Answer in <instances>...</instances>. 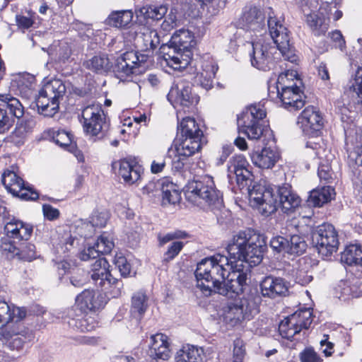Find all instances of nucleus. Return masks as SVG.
<instances>
[{
  "mask_svg": "<svg viewBox=\"0 0 362 362\" xmlns=\"http://www.w3.org/2000/svg\"><path fill=\"white\" fill-rule=\"evenodd\" d=\"M264 238L248 230L234 235L226 247L229 257L220 253L203 259L195 271L197 286L204 295L239 294L250 275V268L259 264L266 249Z\"/></svg>",
  "mask_w": 362,
  "mask_h": 362,
  "instance_id": "1",
  "label": "nucleus"
},
{
  "mask_svg": "<svg viewBox=\"0 0 362 362\" xmlns=\"http://www.w3.org/2000/svg\"><path fill=\"white\" fill-rule=\"evenodd\" d=\"M267 25L272 42L266 41L263 37L247 40L252 45L250 54L252 65L259 70L268 71L274 66V54L279 50L285 60L297 61L294 48L290 44V35L284 21L277 18L272 8H268Z\"/></svg>",
  "mask_w": 362,
  "mask_h": 362,
  "instance_id": "2",
  "label": "nucleus"
},
{
  "mask_svg": "<svg viewBox=\"0 0 362 362\" xmlns=\"http://www.w3.org/2000/svg\"><path fill=\"white\" fill-rule=\"evenodd\" d=\"M114 247L112 238L106 233H103L97 240L93 246L84 249L79 255L83 261L95 259L91 264L90 277L98 287L111 298H117L122 294L124 284L121 279L112 277L108 268L109 263L100 255L110 253Z\"/></svg>",
  "mask_w": 362,
  "mask_h": 362,
  "instance_id": "3",
  "label": "nucleus"
},
{
  "mask_svg": "<svg viewBox=\"0 0 362 362\" xmlns=\"http://www.w3.org/2000/svg\"><path fill=\"white\" fill-rule=\"evenodd\" d=\"M25 315L24 308L11 306L6 301L0 300V327H4L11 322H14L16 327L11 330H7L6 328L4 333L6 339H11L9 346L13 349H21L24 343L30 341L33 337L32 333H29L21 323Z\"/></svg>",
  "mask_w": 362,
  "mask_h": 362,
  "instance_id": "4",
  "label": "nucleus"
},
{
  "mask_svg": "<svg viewBox=\"0 0 362 362\" xmlns=\"http://www.w3.org/2000/svg\"><path fill=\"white\" fill-rule=\"evenodd\" d=\"M191 37L186 30L175 33L168 44L160 47L166 65L174 70H180L189 64L192 57Z\"/></svg>",
  "mask_w": 362,
  "mask_h": 362,
  "instance_id": "5",
  "label": "nucleus"
},
{
  "mask_svg": "<svg viewBox=\"0 0 362 362\" xmlns=\"http://www.w3.org/2000/svg\"><path fill=\"white\" fill-rule=\"evenodd\" d=\"M185 195L194 205L206 204L217 209L223 205L222 193L216 189L213 177L207 175L189 182L185 187Z\"/></svg>",
  "mask_w": 362,
  "mask_h": 362,
  "instance_id": "6",
  "label": "nucleus"
},
{
  "mask_svg": "<svg viewBox=\"0 0 362 362\" xmlns=\"http://www.w3.org/2000/svg\"><path fill=\"white\" fill-rule=\"evenodd\" d=\"M83 131L87 136L93 141L103 140L109 137L110 122L102 107L98 103L88 105L82 110Z\"/></svg>",
  "mask_w": 362,
  "mask_h": 362,
  "instance_id": "7",
  "label": "nucleus"
},
{
  "mask_svg": "<svg viewBox=\"0 0 362 362\" xmlns=\"http://www.w3.org/2000/svg\"><path fill=\"white\" fill-rule=\"evenodd\" d=\"M66 93V86L60 79L46 82L35 96V103L40 114L52 117L58 111L59 100Z\"/></svg>",
  "mask_w": 362,
  "mask_h": 362,
  "instance_id": "8",
  "label": "nucleus"
},
{
  "mask_svg": "<svg viewBox=\"0 0 362 362\" xmlns=\"http://www.w3.org/2000/svg\"><path fill=\"white\" fill-rule=\"evenodd\" d=\"M266 115L263 103H259L248 106L238 116L239 132L246 135L250 140L259 139L264 132L262 122Z\"/></svg>",
  "mask_w": 362,
  "mask_h": 362,
  "instance_id": "9",
  "label": "nucleus"
},
{
  "mask_svg": "<svg viewBox=\"0 0 362 362\" xmlns=\"http://www.w3.org/2000/svg\"><path fill=\"white\" fill-rule=\"evenodd\" d=\"M306 16V23L315 35L325 34L329 28V4H325L314 12L318 5L317 0H295Z\"/></svg>",
  "mask_w": 362,
  "mask_h": 362,
  "instance_id": "10",
  "label": "nucleus"
},
{
  "mask_svg": "<svg viewBox=\"0 0 362 362\" xmlns=\"http://www.w3.org/2000/svg\"><path fill=\"white\" fill-rule=\"evenodd\" d=\"M235 25L238 29L245 31L246 41L262 37L263 32H265L264 16L258 7L245 6L236 21Z\"/></svg>",
  "mask_w": 362,
  "mask_h": 362,
  "instance_id": "11",
  "label": "nucleus"
},
{
  "mask_svg": "<svg viewBox=\"0 0 362 362\" xmlns=\"http://www.w3.org/2000/svg\"><path fill=\"white\" fill-rule=\"evenodd\" d=\"M168 100L174 107H180L177 110V119L180 118L181 111L190 112L198 103L199 96L192 93V85L189 81L179 78L175 81L167 95Z\"/></svg>",
  "mask_w": 362,
  "mask_h": 362,
  "instance_id": "12",
  "label": "nucleus"
},
{
  "mask_svg": "<svg viewBox=\"0 0 362 362\" xmlns=\"http://www.w3.org/2000/svg\"><path fill=\"white\" fill-rule=\"evenodd\" d=\"M146 59V55H138V52L134 51L124 52L117 58L112 66L115 76L122 81H132L133 76L141 73V64Z\"/></svg>",
  "mask_w": 362,
  "mask_h": 362,
  "instance_id": "13",
  "label": "nucleus"
},
{
  "mask_svg": "<svg viewBox=\"0 0 362 362\" xmlns=\"http://www.w3.org/2000/svg\"><path fill=\"white\" fill-rule=\"evenodd\" d=\"M312 240L319 254L322 256H330L338 250V233L332 224L323 223L319 226L313 233Z\"/></svg>",
  "mask_w": 362,
  "mask_h": 362,
  "instance_id": "14",
  "label": "nucleus"
},
{
  "mask_svg": "<svg viewBox=\"0 0 362 362\" xmlns=\"http://www.w3.org/2000/svg\"><path fill=\"white\" fill-rule=\"evenodd\" d=\"M202 139L197 136H177L175 144L176 154L172 160L174 168L177 170L182 169L187 159L200 151Z\"/></svg>",
  "mask_w": 362,
  "mask_h": 362,
  "instance_id": "15",
  "label": "nucleus"
},
{
  "mask_svg": "<svg viewBox=\"0 0 362 362\" xmlns=\"http://www.w3.org/2000/svg\"><path fill=\"white\" fill-rule=\"evenodd\" d=\"M24 114V107L16 98L0 94V133L8 130L13 122V117L20 119Z\"/></svg>",
  "mask_w": 362,
  "mask_h": 362,
  "instance_id": "16",
  "label": "nucleus"
},
{
  "mask_svg": "<svg viewBox=\"0 0 362 362\" xmlns=\"http://www.w3.org/2000/svg\"><path fill=\"white\" fill-rule=\"evenodd\" d=\"M1 181L6 190L14 197L24 200H35L38 198V194L26 187L23 180L13 170H5Z\"/></svg>",
  "mask_w": 362,
  "mask_h": 362,
  "instance_id": "17",
  "label": "nucleus"
},
{
  "mask_svg": "<svg viewBox=\"0 0 362 362\" xmlns=\"http://www.w3.org/2000/svg\"><path fill=\"white\" fill-rule=\"evenodd\" d=\"M276 89L278 96L285 108L289 110H297L304 106L303 93L296 83L288 85H276Z\"/></svg>",
  "mask_w": 362,
  "mask_h": 362,
  "instance_id": "18",
  "label": "nucleus"
},
{
  "mask_svg": "<svg viewBox=\"0 0 362 362\" xmlns=\"http://www.w3.org/2000/svg\"><path fill=\"white\" fill-rule=\"evenodd\" d=\"M298 122L303 132L312 136L317 135L324 124L321 113L314 106L305 107L298 117Z\"/></svg>",
  "mask_w": 362,
  "mask_h": 362,
  "instance_id": "19",
  "label": "nucleus"
},
{
  "mask_svg": "<svg viewBox=\"0 0 362 362\" xmlns=\"http://www.w3.org/2000/svg\"><path fill=\"white\" fill-rule=\"evenodd\" d=\"M249 168L250 164L243 155H235L229 160L228 170L235 175L237 183L240 187L243 188L252 182V174Z\"/></svg>",
  "mask_w": 362,
  "mask_h": 362,
  "instance_id": "20",
  "label": "nucleus"
},
{
  "mask_svg": "<svg viewBox=\"0 0 362 362\" xmlns=\"http://www.w3.org/2000/svg\"><path fill=\"white\" fill-rule=\"evenodd\" d=\"M260 292L264 298L275 299L288 292V283L282 278L268 276L260 282Z\"/></svg>",
  "mask_w": 362,
  "mask_h": 362,
  "instance_id": "21",
  "label": "nucleus"
},
{
  "mask_svg": "<svg viewBox=\"0 0 362 362\" xmlns=\"http://www.w3.org/2000/svg\"><path fill=\"white\" fill-rule=\"evenodd\" d=\"M4 230L8 239L14 242L27 241L32 235L33 226L16 218H12L4 226Z\"/></svg>",
  "mask_w": 362,
  "mask_h": 362,
  "instance_id": "22",
  "label": "nucleus"
},
{
  "mask_svg": "<svg viewBox=\"0 0 362 362\" xmlns=\"http://www.w3.org/2000/svg\"><path fill=\"white\" fill-rule=\"evenodd\" d=\"M251 182H248L250 184ZM250 201L254 205L258 206L263 204L269 206L272 211L276 209V199L274 198L272 192L261 184H255L250 188L247 185Z\"/></svg>",
  "mask_w": 362,
  "mask_h": 362,
  "instance_id": "23",
  "label": "nucleus"
},
{
  "mask_svg": "<svg viewBox=\"0 0 362 362\" xmlns=\"http://www.w3.org/2000/svg\"><path fill=\"white\" fill-rule=\"evenodd\" d=\"M76 302L81 310H95L103 308L107 303L103 293L86 289L76 296Z\"/></svg>",
  "mask_w": 362,
  "mask_h": 362,
  "instance_id": "24",
  "label": "nucleus"
},
{
  "mask_svg": "<svg viewBox=\"0 0 362 362\" xmlns=\"http://www.w3.org/2000/svg\"><path fill=\"white\" fill-rule=\"evenodd\" d=\"M279 202L276 207L281 208V211L286 214L292 213L297 209L301 199L291 189L288 184H284L278 189Z\"/></svg>",
  "mask_w": 362,
  "mask_h": 362,
  "instance_id": "25",
  "label": "nucleus"
},
{
  "mask_svg": "<svg viewBox=\"0 0 362 362\" xmlns=\"http://www.w3.org/2000/svg\"><path fill=\"white\" fill-rule=\"evenodd\" d=\"M149 354L155 359L168 360L171 356L168 337L164 334L151 335L149 341Z\"/></svg>",
  "mask_w": 362,
  "mask_h": 362,
  "instance_id": "26",
  "label": "nucleus"
},
{
  "mask_svg": "<svg viewBox=\"0 0 362 362\" xmlns=\"http://www.w3.org/2000/svg\"><path fill=\"white\" fill-rule=\"evenodd\" d=\"M236 301L243 310L246 320H251L259 312V305L262 299L257 291H250Z\"/></svg>",
  "mask_w": 362,
  "mask_h": 362,
  "instance_id": "27",
  "label": "nucleus"
},
{
  "mask_svg": "<svg viewBox=\"0 0 362 362\" xmlns=\"http://www.w3.org/2000/svg\"><path fill=\"white\" fill-rule=\"evenodd\" d=\"M114 168H118L117 174L123 178L126 183L134 184L141 177V167L128 160H121L114 164Z\"/></svg>",
  "mask_w": 362,
  "mask_h": 362,
  "instance_id": "28",
  "label": "nucleus"
},
{
  "mask_svg": "<svg viewBox=\"0 0 362 362\" xmlns=\"http://www.w3.org/2000/svg\"><path fill=\"white\" fill-rule=\"evenodd\" d=\"M218 69V65L214 60L204 62L202 71L195 76V83L206 90H210L214 86V78Z\"/></svg>",
  "mask_w": 362,
  "mask_h": 362,
  "instance_id": "29",
  "label": "nucleus"
},
{
  "mask_svg": "<svg viewBox=\"0 0 362 362\" xmlns=\"http://www.w3.org/2000/svg\"><path fill=\"white\" fill-rule=\"evenodd\" d=\"M250 157L255 166L262 169H270L277 162L279 154L271 148H264L261 151L253 152Z\"/></svg>",
  "mask_w": 362,
  "mask_h": 362,
  "instance_id": "30",
  "label": "nucleus"
},
{
  "mask_svg": "<svg viewBox=\"0 0 362 362\" xmlns=\"http://www.w3.org/2000/svg\"><path fill=\"white\" fill-rule=\"evenodd\" d=\"M334 189L330 186L318 187L310 192L307 202L309 206L321 207L334 199Z\"/></svg>",
  "mask_w": 362,
  "mask_h": 362,
  "instance_id": "31",
  "label": "nucleus"
},
{
  "mask_svg": "<svg viewBox=\"0 0 362 362\" xmlns=\"http://www.w3.org/2000/svg\"><path fill=\"white\" fill-rule=\"evenodd\" d=\"M223 321L230 326H235L243 320H246L243 310L238 305L237 301L228 303L223 307Z\"/></svg>",
  "mask_w": 362,
  "mask_h": 362,
  "instance_id": "32",
  "label": "nucleus"
},
{
  "mask_svg": "<svg viewBox=\"0 0 362 362\" xmlns=\"http://www.w3.org/2000/svg\"><path fill=\"white\" fill-rule=\"evenodd\" d=\"M35 81L34 76L30 74H23L17 76L13 80V86L17 88L23 98L29 99L34 95L33 86Z\"/></svg>",
  "mask_w": 362,
  "mask_h": 362,
  "instance_id": "33",
  "label": "nucleus"
},
{
  "mask_svg": "<svg viewBox=\"0 0 362 362\" xmlns=\"http://www.w3.org/2000/svg\"><path fill=\"white\" fill-rule=\"evenodd\" d=\"M361 293L362 290L358 285L357 281H341L336 288V296L342 300L358 298Z\"/></svg>",
  "mask_w": 362,
  "mask_h": 362,
  "instance_id": "34",
  "label": "nucleus"
},
{
  "mask_svg": "<svg viewBox=\"0 0 362 362\" xmlns=\"http://www.w3.org/2000/svg\"><path fill=\"white\" fill-rule=\"evenodd\" d=\"M134 13L132 10L112 11L106 19V23L117 28H126L132 22Z\"/></svg>",
  "mask_w": 362,
  "mask_h": 362,
  "instance_id": "35",
  "label": "nucleus"
},
{
  "mask_svg": "<svg viewBox=\"0 0 362 362\" xmlns=\"http://www.w3.org/2000/svg\"><path fill=\"white\" fill-rule=\"evenodd\" d=\"M162 192V204H175L180 200V192L176 185L168 180H163L160 183Z\"/></svg>",
  "mask_w": 362,
  "mask_h": 362,
  "instance_id": "36",
  "label": "nucleus"
},
{
  "mask_svg": "<svg viewBox=\"0 0 362 362\" xmlns=\"http://www.w3.org/2000/svg\"><path fill=\"white\" fill-rule=\"evenodd\" d=\"M344 93L352 99L357 100V103L362 104V66H358L354 77L351 79Z\"/></svg>",
  "mask_w": 362,
  "mask_h": 362,
  "instance_id": "37",
  "label": "nucleus"
},
{
  "mask_svg": "<svg viewBox=\"0 0 362 362\" xmlns=\"http://www.w3.org/2000/svg\"><path fill=\"white\" fill-rule=\"evenodd\" d=\"M177 136H197L202 138L203 132L194 118L186 117L182 119L177 127Z\"/></svg>",
  "mask_w": 362,
  "mask_h": 362,
  "instance_id": "38",
  "label": "nucleus"
},
{
  "mask_svg": "<svg viewBox=\"0 0 362 362\" xmlns=\"http://www.w3.org/2000/svg\"><path fill=\"white\" fill-rule=\"evenodd\" d=\"M84 66L98 74L107 73L112 68V62L108 56L105 54L93 57L84 62Z\"/></svg>",
  "mask_w": 362,
  "mask_h": 362,
  "instance_id": "39",
  "label": "nucleus"
},
{
  "mask_svg": "<svg viewBox=\"0 0 362 362\" xmlns=\"http://www.w3.org/2000/svg\"><path fill=\"white\" fill-rule=\"evenodd\" d=\"M148 298L143 292L135 293L132 297L131 314L140 320L148 308Z\"/></svg>",
  "mask_w": 362,
  "mask_h": 362,
  "instance_id": "40",
  "label": "nucleus"
},
{
  "mask_svg": "<svg viewBox=\"0 0 362 362\" xmlns=\"http://www.w3.org/2000/svg\"><path fill=\"white\" fill-rule=\"evenodd\" d=\"M341 261L347 265L362 266V249L360 245H350L341 252Z\"/></svg>",
  "mask_w": 362,
  "mask_h": 362,
  "instance_id": "41",
  "label": "nucleus"
},
{
  "mask_svg": "<svg viewBox=\"0 0 362 362\" xmlns=\"http://www.w3.org/2000/svg\"><path fill=\"white\" fill-rule=\"evenodd\" d=\"M34 125L33 120H22L17 123L14 131L10 136L12 143L21 146L24 143L27 134L31 131Z\"/></svg>",
  "mask_w": 362,
  "mask_h": 362,
  "instance_id": "42",
  "label": "nucleus"
},
{
  "mask_svg": "<svg viewBox=\"0 0 362 362\" xmlns=\"http://www.w3.org/2000/svg\"><path fill=\"white\" fill-rule=\"evenodd\" d=\"M168 11L165 5H146L141 7L137 12L138 17H144V19L158 21L162 19Z\"/></svg>",
  "mask_w": 362,
  "mask_h": 362,
  "instance_id": "43",
  "label": "nucleus"
},
{
  "mask_svg": "<svg viewBox=\"0 0 362 362\" xmlns=\"http://www.w3.org/2000/svg\"><path fill=\"white\" fill-rule=\"evenodd\" d=\"M202 350L192 345L180 349L175 356V362H202Z\"/></svg>",
  "mask_w": 362,
  "mask_h": 362,
  "instance_id": "44",
  "label": "nucleus"
},
{
  "mask_svg": "<svg viewBox=\"0 0 362 362\" xmlns=\"http://www.w3.org/2000/svg\"><path fill=\"white\" fill-rule=\"evenodd\" d=\"M138 42L142 43V48L146 50H153L160 45V37L156 30L145 28L142 35L138 37Z\"/></svg>",
  "mask_w": 362,
  "mask_h": 362,
  "instance_id": "45",
  "label": "nucleus"
},
{
  "mask_svg": "<svg viewBox=\"0 0 362 362\" xmlns=\"http://www.w3.org/2000/svg\"><path fill=\"white\" fill-rule=\"evenodd\" d=\"M279 332L283 338L291 339L295 335L300 332L298 328L295 317H291V315L283 320L279 325Z\"/></svg>",
  "mask_w": 362,
  "mask_h": 362,
  "instance_id": "46",
  "label": "nucleus"
},
{
  "mask_svg": "<svg viewBox=\"0 0 362 362\" xmlns=\"http://www.w3.org/2000/svg\"><path fill=\"white\" fill-rule=\"evenodd\" d=\"M307 243L303 237L293 234L288 238L287 254L299 256L303 255L307 249Z\"/></svg>",
  "mask_w": 362,
  "mask_h": 362,
  "instance_id": "47",
  "label": "nucleus"
},
{
  "mask_svg": "<svg viewBox=\"0 0 362 362\" xmlns=\"http://www.w3.org/2000/svg\"><path fill=\"white\" fill-rule=\"evenodd\" d=\"M52 139L56 144L70 152L76 148V144L73 141L72 134L65 130H57L54 132Z\"/></svg>",
  "mask_w": 362,
  "mask_h": 362,
  "instance_id": "48",
  "label": "nucleus"
},
{
  "mask_svg": "<svg viewBox=\"0 0 362 362\" xmlns=\"http://www.w3.org/2000/svg\"><path fill=\"white\" fill-rule=\"evenodd\" d=\"M291 317H295L296 324L301 332L303 329H307L313 322V311L310 308L299 309L292 315Z\"/></svg>",
  "mask_w": 362,
  "mask_h": 362,
  "instance_id": "49",
  "label": "nucleus"
},
{
  "mask_svg": "<svg viewBox=\"0 0 362 362\" xmlns=\"http://www.w3.org/2000/svg\"><path fill=\"white\" fill-rule=\"evenodd\" d=\"M306 148L318 158H327V149L322 138L316 136L315 139H310L306 143Z\"/></svg>",
  "mask_w": 362,
  "mask_h": 362,
  "instance_id": "50",
  "label": "nucleus"
},
{
  "mask_svg": "<svg viewBox=\"0 0 362 362\" xmlns=\"http://www.w3.org/2000/svg\"><path fill=\"white\" fill-rule=\"evenodd\" d=\"M18 251V257L21 259L30 262L37 257L35 246L26 241L20 243Z\"/></svg>",
  "mask_w": 362,
  "mask_h": 362,
  "instance_id": "51",
  "label": "nucleus"
},
{
  "mask_svg": "<svg viewBox=\"0 0 362 362\" xmlns=\"http://www.w3.org/2000/svg\"><path fill=\"white\" fill-rule=\"evenodd\" d=\"M114 262L122 276L128 277L131 275L132 266L125 257L121 254L116 255Z\"/></svg>",
  "mask_w": 362,
  "mask_h": 362,
  "instance_id": "52",
  "label": "nucleus"
},
{
  "mask_svg": "<svg viewBox=\"0 0 362 362\" xmlns=\"http://www.w3.org/2000/svg\"><path fill=\"white\" fill-rule=\"evenodd\" d=\"M189 237V235L186 231L176 230L175 231L168 233L163 235H158V239L160 246H162L171 240L178 239H186Z\"/></svg>",
  "mask_w": 362,
  "mask_h": 362,
  "instance_id": "53",
  "label": "nucleus"
},
{
  "mask_svg": "<svg viewBox=\"0 0 362 362\" xmlns=\"http://www.w3.org/2000/svg\"><path fill=\"white\" fill-rule=\"evenodd\" d=\"M75 326L81 332H90L96 326L94 319L87 315L76 320Z\"/></svg>",
  "mask_w": 362,
  "mask_h": 362,
  "instance_id": "54",
  "label": "nucleus"
},
{
  "mask_svg": "<svg viewBox=\"0 0 362 362\" xmlns=\"http://www.w3.org/2000/svg\"><path fill=\"white\" fill-rule=\"evenodd\" d=\"M298 82L300 84L301 82L298 78V73L294 70H287L286 71L281 73L279 75L277 79V85H288L292 84L293 83Z\"/></svg>",
  "mask_w": 362,
  "mask_h": 362,
  "instance_id": "55",
  "label": "nucleus"
},
{
  "mask_svg": "<svg viewBox=\"0 0 362 362\" xmlns=\"http://www.w3.org/2000/svg\"><path fill=\"white\" fill-rule=\"evenodd\" d=\"M184 243L182 241H174L168 247L163 255V261L170 262L173 260L182 250Z\"/></svg>",
  "mask_w": 362,
  "mask_h": 362,
  "instance_id": "56",
  "label": "nucleus"
},
{
  "mask_svg": "<svg viewBox=\"0 0 362 362\" xmlns=\"http://www.w3.org/2000/svg\"><path fill=\"white\" fill-rule=\"evenodd\" d=\"M272 249L278 252L287 253L288 238L280 235L273 237L269 243Z\"/></svg>",
  "mask_w": 362,
  "mask_h": 362,
  "instance_id": "57",
  "label": "nucleus"
},
{
  "mask_svg": "<svg viewBox=\"0 0 362 362\" xmlns=\"http://www.w3.org/2000/svg\"><path fill=\"white\" fill-rule=\"evenodd\" d=\"M19 245L20 243L14 242L13 240H4L1 241V250L3 252L8 255L9 254L11 257H18V253L19 252Z\"/></svg>",
  "mask_w": 362,
  "mask_h": 362,
  "instance_id": "58",
  "label": "nucleus"
},
{
  "mask_svg": "<svg viewBox=\"0 0 362 362\" xmlns=\"http://www.w3.org/2000/svg\"><path fill=\"white\" fill-rule=\"evenodd\" d=\"M71 54L70 45L66 42H62L59 44V48L57 49V55L59 62H66Z\"/></svg>",
  "mask_w": 362,
  "mask_h": 362,
  "instance_id": "59",
  "label": "nucleus"
},
{
  "mask_svg": "<svg viewBox=\"0 0 362 362\" xmlns=\"http://www.w3.org/2000/svg\"><path fill=\"white\" fill-rule=\"evenodd\" d=\"M245 354V351L243 348V341L240 339L235 340L233 347V362H243Z\"/></svg>",
  "mask_w": 362,
  "mask_h": 362,
  "instance_id": "60",
  "label": "nucleus"
},
{
  "mask_svg": "<svg viewBox=\"0 0 362 362\" xmlns=\"http://www.w3.org/2000/svg\"><path fill=\"white\" fill-rule=\"evenodd\" d=\"M332 41L336 48H339L341 51H344L346 47V42L341 33L339 30H334L329 33Z\"/></svg>",
  "mask_w": 362,
  "mask_h": 362,
  "instance_id": "61",
  "label": "nucleus"
},
{
  "mask_svg": "<svg viewBox=\"0 0 362 362\" xmlns=\"http://www.w3.org/2000/svg\"><path fill=\"white\" fill-rule=\"evenodd\" d=\"M302 362H322L319 355L312 349H305L300 356Z\"/></svg>",
  "mask_w": 362,
  "mask_h": 362,
  "instance_id": "62",
  "label": "nucleus"
},
{
  "mask_svg": "<svg viewBox=\"0 0 362 362\" xmlns=\"http://www.w3.org/2000/svg\"><path fill=\"white\" fill-rule=\"evenodd\" d=\"M16 22L19 28L25 30L33 26L34 20L30 16L16 15Z\"/></svg>",
  "mask_w": 362,
  "mask_h": 362,
  "instance_id": "63",
  "label": "nucleus"
},
{
  "mask_svg": "<svg viewBox=\"0 0 362 362\" xmlns=\"http://www.w3.org/2000/svg\"><path fill=\"white\" fill-rule=\"evenodd\" d=\"M294 277L296 283L302 286L309 284L313 280V276L303 269L297 270Z\"/></svg>",
  "mask_w": 362,
  "mask_h": 362,
  "instance_id": "64",
  "label": "nucleus"
}]
</instances>
